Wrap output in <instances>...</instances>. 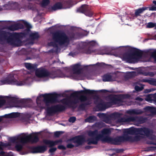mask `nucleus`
<instances>
[{
	"label": "nucleus",
	"mask_w": 156,
	"mask_h": 156,
	"mask_svg": "<svg viewBox=\"0 0 156 156\" xmlns=\"http://www.w3.org/2000/svg\"><path fill=\"white\" fill-rule=\"evenodd\" d=\"M41 96L44 98L43 101L47 107V112L50 115L64 111L66 109V107L61 104H58L49 107L50 104L55 103L58 102V94H42Z\"/></svg>",
	"instance_id": "obj_1"
},
{
	"label": "nucleus",
	"mask_w": 156,
	"mask_h": 156,
	"mask_svg": "<svg viewBox=\"0 0 156 156\" xmlns=\"http://www.w3.org/2000/svg\"><path fill=\"white\" fill-rule=\"evenodd\" d=\"M5 41L10 44L14 46H19V44L21 42L18 34L12 33L0 29V44H3Z\"/></svg>",
	"instance_id": "obj_2"
},
{
	"label": "nucleus",
	"mask_w": 156,
	"mask_h": 156,
	"mask_svg": "<svg viewBox=\"0 0 156 156\" xmlns=\"http://www.w3.org/2000/svg\"><path fill=\"white\" fill-rule=\"evenodd\" d=\"M96 93V91L94 90L85 89V90L75 91L71 94L70 97L73 98L77 97L81 102H83L79 105L78 108L82 110H84L86 106L90 105L91 104V102L89 98L86 96L82 95L78 97V95L81 94L91 95L94 94Z\"/></svg>",
	"instance_id": "obj_3"
},
{
	"label": "nucleus",
	"mask_w": 156,
	"mask_h": 156,
	"mask_svg": "<svg viewBox=\"0 0 156 156\" xmlns=\"http://www.w3.org/2000/svg\"><path fill=\"white\" fill-rule=\"evenodd\" d=\"M52 39L54 42H51L48 43L49 46H52L55 48L58 47V43L60 45H63L66 43H69V39L66 34L64 32L57 31L52 34Z\"/></svg>",
	"instance_id": "obj_4"
},
{
	"label": "nucleus",
	"mask_w": 156,
	"mask_h": 156,
	"mask_svg": "<svg viewBox=\"0 0 156 156\" xmlns=\"http://www.w3.org/2000/svg\"><path fill=\"white\" fill-rule=\"evenodd\" d=\"M142 55V51L136 48H132L129 49L127 52L124 54L123 58L127 62L135 63L138 62Z\"/></svg>",
	"instance_id": "obj_5"
},
{
	"label": "nucleus",
	"mask_w": 156,
	"mask_h": 156,
	"mask_svg": "<svg viewBox=\"0 0 156 156\" xmlns=\"http://www.w3.org/2000/svg\"><path fill=\"white\" fill-rule=\"evenodd\" d=\"M152 131L146 127L136 128L131 127L129 129H126L123 131L124 134L128 135L139 134L141 135H145L149 137L152 135Z\"/></svg>",
	"instance_id": "obj_6"
},
{
	"label": "nucleus",
	"mask_w": 156,
	"mask_h": 156,
	"mask_svg": "<svg viewBox=\"0 0 156 156\" xmlns=\"http://www.w3.org/2000/svg\"><path fill=\"white\" fill-rule=\"evenodd\" d=\"M101 134H99L98 136L100 139L103 141L117 145V137L113 139L108 136L111 133L110 129L104 128L101 131Z\"/></svg>",
	"instance_id": "obj_7"
},
{
	"label": "nucleus",
	"mask_w": 156,
	"mask_h": 156,
	"mask_svg": "<svg viewBox=\"0 0 156 156\" xmlns=\"http://www.w3.org/2000/svg\"><path fill=\"white\" fill-rule=\"evenodd\" d=\"M26 80L18 81L14 78L13 75H9L5 79L0 80V85L9 84L21 86L26 83Z\"/></svg>",
	"instance_id": "obj_8"
},
{
	"label": "nucleus",
	"mask_w": 156,
	"mask_h": 156,
	"mask_svg": "<svg viewBox=\"0 0 156 156\" xmlns=\"http://www.w3.org/2000/svg\"><path fill=\"white\" fill-rule=\"evenodd\" d=\"M85 139L83 136L82 135H79L72 137L67 140L66 142L68 143L66 146V148L72 149L75 147V146L71 143H68L70 142H72L74 143H76V147L81 145L84 141Z\"/></svg>",
	"instance_id": "obj_9"
},
{
	"label": "nucleus",
	"mask_w": 156,
	"mask_h": 156,
	"mask_svg": "<svg viewBox=\"0 0 156 156\" xmlns=\"http://www.w3.org/2000/svg\"><path fill=\"white\" fill-rule=\"evenodd\" d=\"M144 138L143 136L137 135L134 136H132L128 135H124L122 136H118V143L119 141L121 142L130 141L133 142L140 141Z\"/></svg>",
	"instance_id": "obj_10"
},
{
	"label": "nucleus",
	"mask_w": 156,
	"mask_h": 156,
	"mask_svg": "<svg viewBox=\"0 0 156 156\" xmlns=\"http://www.w3.org/2000/svg\"><path fill=\"white\" fill-rule=\"evenodd\" d=\"M80 64H76L71 66L73 74L72 75V77L73 79L76 80H82L83 79V77L80 75L81 73V69H80Z\"/></svg>",
	"instance_id": "obj_11"
},
{
	"label": "nucleus",
	"mask_w": 156,
	"mask_h": 156,
	"mask_svg": "<svg viewBox=\"0 0 156 156\" xmlns=\"http://www.w3.org/2000/svg\"><path fill=\"white\" fill-rule=\"evenodd\" d=\"M39 140L37 135L36 133L30 134L29 135L22 137L20 138L21 142L25 143L30 141L33 143H36Z\"/></svg>",
	"instance_id": "obj_12"
},
{
	"label": "nucleus",
	"mask_w": 156,
	"mask_h": 156,
	"mask_svg": "<svg viewBox=\"0 0 156 156\" xmlns=\"http://www.w3.org/2000/svg\"><path fill=\"white\" fill-rule=\"evenodd\" d=\"M35 75L39 78H44L50 76L51 77L52 74L48 70L44 68H39L36 70Z\"/></svg>",
	"instance_id": "obj_13"
},
{
	"label": "nucleus",
	"mask_w": 156,
	"mask_h": 156,
	"mask_svg": "<svg viewBox=\"0 0 156 156\" xmlns=\"http://www.w3.org/2000/svg\"><path fill=\"white\" fill-rule=\"evenodd\" d=\"M146 120V119L142 116L129 117L125 119L124 121L127 122H133L140 124L145 122Z\"/></svg>",
	"instance_id": "obj_14"
},
{
	"label": "nucleus",
	"mask_w": 156,
	"mask_h": 156,
	"mask_svg": "<svg viewBox=\"0 0 156 156\" xmlns=\"http://www.w3.org/2000/svg\"><path fill=\"white\" fill-rule=\"evenodd\" d=\"M117 79V74L116 72L114 73H108L102 76V80L104 82L115 81Z\"/></svg>",
	"instance_id": "obj_15"
},
{
	"label": "nucleus",
	"mask_w": 156,
	"mask_h": 156,
	"mask_svg": "<svg viewBox=\"0 0 156 156\" xmlns=\"http://www.w3.org/2000/svg\"><path fill=\"white\" fill-rule=\"evenodd\" d=\"M77 11L83 13L89 17H91L93 15V12L86 6V5L85 4L82 5L81 7L77 9Z\"/></svg>",
	"instance_id": "obj_16"
},
{
	"label": "nucleus",
	"mask_w": 156,
	"mask_h": 156,
	"mask_svg": "<svg viewBox=\"0 0 156 156\" xmlns=\"http://www.w3.org/2000/svg\"><path fill=\"white\" fill-rule=\"evenodd\" d=\"M105 98L106 100L108 101L107 105L110 107L117 104V95L110 94Z\"/></svg>",
	"instance_id": "obj_17"
},
{
	"label": "nucleus",
	"mask_w": 156,
	"mask_h": 156,
	"mask_svg": "<svg viewBox=\"0 0 156 156\" xmlns=\"http://www.w3.org/2000/svg\"><path fill=\"white\" fill-rule=\"evenodd\" d=\"M116 49L113 48L111 47H108L104 49H102V51L100 52L99 54L101 55H113L117 57V53Z\"/></svg>",
	"instance_id": "obj_18"
},
{
	"label": "nucleus",
	"mask_w": 156,
	"mask_h": 156,
	"mask_svg": "<svg viewBox=\"0 0 156 156\" xmlns=\"http://www.w3.org/2000/svg\"><path fill=\"white\" fill-rule=\"evenodd\" d=\"M43 143L47 145H48L49 147H51L57 145L59 144H62V139L53 141L48 140H44L43 141Z\"/></svg>",
	"instance_id": "obj_19"
},
{
	"label": "nucleus",
	"mask_w": 156,
	"mask_h": 156,
	"mask_svg": "<svg viewBox=\"0 0 156 156\" xmlns=\"http://www.w3.org/2000/svg\"><path fill=\"white\" fill-rule=\"evenodd\" d=\"M148 8H149L148 7H144L142 8L136 9L135 10V16L137 17L138 16H140V14L142 13L144 11L147 10ZM149 10L152 11L156 10V6H151V7L149 8Z\"/></svg>",
	"instance_id": "obj_20"
},
{
	"label": "nucleus",
	"mask_w": 156,
	"mask_h": 156,
	"mask_svg": "<svg viewBox=\"0 0 156 156\" xmlns=\"http://www.w3.org/2000/svg\"><path fill=\"white\" fill-rule=\"evenodd\" d=\"M97 116L100 118L102 119L103 121L107 123H110L112 122L109 115L99 113L98 114Z\"/></svg>",
	"instance_id": "obj_21"
},
{
	"label": "nucleus",
	"mask_w": 156,
	"mask_h": 156,
	"mask_svg": "<svg viewBox=\"0 0 156 156\" xmlns=\"http://www.w3.org/2000/svg\"><path fill=\"white\" fill-rule=\"evenodd\" d=\"M32 149L35 153H43L46 151L47 147L44 145H40L33 147Z\"/></svg>",
	"instance_id": "obj_22"
},
{
	"label": "nucleus",
	"mask_w": 156,
	"mask_h": 156,
	"mask_svg": "<svg viewBox=\"0 0 156 156\" xmlns=\"http://www.w3.org/2000/svg\"><path fill=\"white\" fill-rule=\"evenodd\" d=\"M16 107H26L28 105V101L27 99H22L17 101Z\"/></svg>",
	"instance_id": "obj_23"
},
{
	"label": "nucleus",
	"mask_w": 156,
	"mask_h": 156,
	"mask_svg": "<svg viewBox=\"0 0 156 156\" xmlns=\"http://www.w3.org/2000/svg\"><path fill=\"white\" fill-rule=\"evenodd\" d=\"M24 28L23 25L21 23H17L10 26L9 29L12 31L18 30L19 29H23Z\"/></svg>",
	"instance_id": "obj_24"
},
{
	"label": "nucleus",
	"mask_w": 156,
	"mask_h": 156,
	"mask_svg": "<svg viewBox=\"0 0 156 156\" xmlns=\"http://www.w3.org/2000/svg\"><path fill=\"white\" fill-rule=\"evenodd\" d=\"M98 136L94 137H91L87 140V144L88 145L91 144L96 145L98 143V141L100 140Z\"/></svg>",
	"instance_id": "obj_25"
},
{
	"label": "nucleus",
	"mask_w": 156,
	"mask_h": 156,
	"mask_svg": "<svg viewBox=\"0 0 156 156\" xmlns=\"http://www.w3.org/2000/svg\"><path fill=\"white\" fill-rule=\"evenodd\" d=\"M20 116V113L18 112H12L10 114H5L0 118L4 117L6 118H13L17 117Z\"/></svg>",
	"instance_id": "obj_26"
},
{
	"label": "nucleus",
	"mask_w": 156,
	"mask_h": 156,
	"mask_svg": "<svg viewBox=\"0 0 156 156\" xmlns=\"http://www.w3.org/2000/svg\"><path fill=\"white\" fill-rule=\"evenodd\" d=\"M109 106L107 105V102H105L103 101L100 103L99 105H97L96 107L99 110L103 111L105 110L107 108H109Z\"/></svg>",
	"instance_id": "obj_27"
},
{
	"label": "nucleus",
	"mask_w": 156,
	"mask_h": 156,
	"mask_svg": "<svg viewBox=\"0 0 156 156\" xmlns=\"http://www.w3.org/2000/svg\"><path fill=\"white\" fill-rule=\"evenodd\" d=\"M126 113L130 115H140L142 114L143 112L140 110L132 109L127 111Z\"/></svg>",
	"instance_id": "obj_28"
},
{
	"label": "nucleus",
	"mask_w": 156,
	"mask_h": 156,
	"mask_svg": "<svg viewBox=\"0 0 156 156\" xmlns=\"http://www.w3.org/2000/svg\"><path fill=\"white\" fill-rule=\"evenodd\" d=\"M25 66L28 70L33 71L36 70L37 65L34 64H33L30 63H25Z\"/></svg>",
	"instance_id": "obj_29"
},
{
	"label": "nucleus",
	"mask_w": 156,
	"mask_h": 156,
	"mask_svg": "<svg viewBox=\"0 0 156 156\" xmlns=\"http://www.w3.org/2000/svg\"><path fill=\"white\" fill-rule=\"evenodd\" d=\"M62 8V4L60 2H58L55 4L52 7V9L54 11L58 9H60Z\"/></svg>",
	"instance_id": "obj_30"
},
{
	"label": "nucleus",
	"mask_w": 156,
	"mask_h": 156,
	"mask_svg": "<svg viewBox=\"0 0 156 156\" xmlns=\"http://www.w3.org/2000/svg\"><path fill=\"white\" fill-rule=\"evenodd\" d=\"M97 118L94 116H90L85 119L86 122L89 123L94 122L96 120Z\"/></svg>",
	"instance_id": "obj_31"
},
{
	"label": "nucleus",
	"mask_w": 156,
	"mask_h": 156,
	"mask_svg": "<svg viewBox=\"0 0 156 156\" xmlns=\"http://www.w3.org/2000/svg\"><path fill=\"white\" fill-rule=\"evenodd\" d=\"M88 135L89 136L92 137H94L99 135L97 130H95L93 131H89L88 133Z\"/></svg>",
	"instance_id": "obj_32"
},
{
	"label": "nucleus",
	"mask_w": 156,
	"mask_h": 156,
	"mask_svg": "<svg viewBox=\"0 0 156 156\" xmlns=\"http://www.w3.org/2000/svg\"><path fill=\"white\" fill-rule=\"evenodd\" d=\"M39 37V35L37 32L32 33L30 35V37L33 40H37Z\"/></svg>",
	"instance_id": "obj_33"
},
{
	"label": "nucleus",
	"mask_w": 156,
	"mask_h": 156,
	"mask_svg": "<svg viewBox=\"0 0 156 156\" xmlns=\"http://www.w3.org/2000/svg\"><path fill=\"white\" fill-rule=\"evenodd\" d=\"M103 100L100 98L98 96H96L95 98H94V103L96 105V107H97V105H99L100 103L102 102Z\"/></svg>",
	"instance_id": "obj_34"
},
{
	"label": "nucleus",
	"mask_w": 156,
	"mask_h": 156,
	"mask_svg": "<svg viewBox=\"0 0 156 156\" xmlns=\"http://www.w3.org/2000/svg\"><path fill=\"white\" fill-rule=\"evenodd\" d=\"M130 95L129 94H118V106H119L118 102L119 101V98H121L122 99L130 98Z\"/></svg>",
	"instance_id": "obj_35"
},
{
	"label": "nucleus",
	"mask_w": 156,
	"mask_h": 156,
	"mask_svg": "<svg viewBox=\"0 0 156 156\" xmlns=\"http://www.w3.org/2000/svg\"><path fill=\"white\" fill-rule=\"evenodd\" d=\"M61 102L62 104L68 105L70 107V100L67 98H63L61 100Z\"/></svg>",
	"instance_id": "obj_36"
},
{
	"label": "nucleus",
	"mask_w": 156,
	"mask_h": 156,
	"mask_svg": "<svg viewBox=\"0 0 156 156\" xmlns=\"http://www.w3.org/2000/svg\"><path fill=\"white\" fill-rule=\"evenodd\" d=\"M22 137L20 136H15L10 138L9 140L12 143L15 142L17 140H19L21 142L20 138Z\"/></svg>",
	"instance_id": "obj_37"
},
{
	"label": "nucleus",
	"mask_w": 156,
	"mask_h": 156,
	"mask_svg": "<svg viewBox=\"0 0 156 156\" xmlns=\"http://www.w3.org/2000/svg\"><path fill=\"white\" fill-rule=\"evenodd\" d=\"M13 4H11V3H9L7 4H5L3 6L4 10H10L11 9V6L13 5Z\"/></svg>",
	"instance_id": "obj_38"
},
{
	"label": "nucleus",
	"mask_w": 156,
	"mask_h": 156,
	"mask_svg": "<svg viewBox=\"0 0 156 156\" xmlns=\"http://www.w3.org/2000/svg\"><path fill=\"white\" fill-rule=\"evenodd\" d=\"M110 118L112 120H114L117 118V112H115L109 115Z\"/></svg>",
	"instance_id": "obj_39"
},
{
	"label": "nucleus",
	"mask_w": 156,
	"mask_h": 156,
	"mask_svg": "<svg viewBox=\"0 0 156 156\" xmlns=\"http://www.w3.org/2000/svg\"><path fill=\"white\" fill-rule=\"evenodd\" d=\"M144 88V85L141 84L140 86H139L138 85H136L135 86L134 89L136 91L139 92L142 90Z\"/></svg>",
	"instance_id": "obj_40"
},
{
	"label": "nucleus",
	"mask_w": 156,
	"mask_h": 156,
	"mask_svg": "<svg viewBox=\"0 0 156 156\" xmlns=\"http://www.w3.org/2000/svg\"><path fill=\"white\" fill-rule=\"evenodd\" d=\"M85 52L87 54H90L91 52H94V50L92 49V47H90L85 50Z\"/></svg>",
	"instance_id": "obj_41"
},
{
	"label": "nucleus",
	"mask_w": 156,
	"mask_h": 156,
	"mask_svg": "<svg viewBox=\"0 0 156 156\" xmlns=\"http://www.w3.org/2000/svg\"><path fill=\"white\" fill-rule=\"evenodd\" d=\"M50 3L49 0H42L41 2V5L42 7L47 6Z\"/></svg>",
	"instance_id": "obj_42"
},
{
	"label": "nucleus",
	"mask_w": 156,
	"mask_h": 156,
	"mask_svg": "<svg viewBox=\"0 0 156 156\" xmlns=\"http://www.w3.org/2000/svg\"><path fill=\"white\" fill-rule=\"evenodd\" d=\"M11 4H13V5L11 6V9L12 10L16 9L18 8V3L16 2L11 3Z\"/></svg>",
	"instance_id": "obj_43"
},
{
	"label": "nucleus",
	"mask_w": 156,
	"mask_h": 156,
	"mask_svg": "<svg viewBox=\"0 0 156 156\" xmlns=\"http://www.w3.org/2000/svg\"><path fill=\"white\" fill-rule=\"evenodd\" d=\"M100 92L102 93H106L107 92L113 93L115 92L113 90H106L103 89L101 90H99Z\"/></svg>",
	"instance_id": "obj_44"
},
{
	"label": "nucleus",
	"mask_w": 156,
	"mask_h": 156,
	"mask_svg": "<svg viewBox=\"0 0 156 156\" xmlns=\"http://www.w3.org/2000/svg\"><path fill=\"white\" fill-rule=\"evenodd\" d=\"M76 120V118L74 116L71 117L69 119L68 121L70 122L74 123Z\"/></svg>",
	"instance_id": "obj_45"
},
{
	"label": "nucleus",
	"mask_w": 156,
	"mask_h": 156,
	"mask_svg": "<svg viewBox=\"0 0 156 156\" xmlns=\"http://www.w3.org/2000/svg\"><path fill=\"white\" fill-rule=\"evenodd\" d=\"M63 133L62 131H56L54 133V135L55 137H58L62 134Z\"/></svg>",
	"instance_id": "obj_46"
},
{
	"label": "nucleus",
	"mask_w": 156,
	"mask_h": 156,
	"mask_svg": "<svg viewBox=\"0 0 156 156\" xmlns=\"http://www.w3.org/2000/svg\"><path fill=\"white\" fill-rule=\"evenodd\" d=\"M151 56L154 58V60L156 61V50L151 53Z\"/></svg>",
	"instance_id": "obj_47"
},
{
	"label": "nucleus",
	"mask_w": 156,
	"mask_h": 156,
	"mask_svg": "<svg viewBox=\"0 0 156 156\" xmlns=\"http://www.w3.org/2000/svg\"><path fill=\"white\" fill-rule=\"evenodd\" d=\"M78 103V101L74 99L73 101L70 100V107H73V105L76 104Z\"/></svg>",
	"instance_id": "obj_48"
},
{
	"label": "nucleus",
	"mask_w": 156,
	"mask_h": 156,
	"mask_svg": "<svg viewBox=\"0 0 156 156\" xmlns=\"http://www.w3.org/2000/svg\"><path fill=\"white\" fill-rule=\"evenodd\" d=\"M24 24L27 29H30L31 28V25L26 21H25L24 22Z\"/></svg>",
	"instance_id": "obj_49"
},
{
	"label": "nucleus",
	"mask_w": 156,
	"mask_h": 156,
	"mask_svg": "<svg viewBox=\"0 0 156 156\" xmlns=\"http://www.w3.org/2000/svg\"><path fill=\"white\" fill-rule=\"evenodd\" d=\"M6 103V101L3 99H0V108L4 105Z\"/></svg>",
	"instance_id": "obj_50"
},
{
	"label": "nucleus",
	"mask_w": 156,
	"mask_h": 156,
	"mask_svg": "<svg viewBox=\"0 0 156 156\" xmlns=\"http://www.w3.org/2000/svg\"><path fill=\"white\" fill-rule=\"evenodd\" d=\"M149 112L152 114H156V108L153 107H151Z\"/></svg>",
	"instance_id": "obj_51"
},
{
	"label": "nucleus",
	"mask_w": 156,
	"mask_h": 156,
	"mask_svg": "<svg viewBox=\"0 0 156 156\" xmlns=\"http://www.w3.org/2000/svg\"><path fill=\"white\" fill-rule=\"evenodd\" d=\"M155 26V23L152 22H149L148 23L147 25V27L148 28H151L154 27Z\"/></svg>",
	"instance_id": "obj_52"
},
{
	"label": "nucleus",
	"mask_w": 156,
	"mask_h": 156,
	"mask_svg": "<svg viewBox=\"0 0 156 156\" xmlns=\"http://www.w3.org/2000/svg\"><path fill=\"white\" fill-rule=\"evenodd\" d=\"M150 84L156 86V79L153 78L151 79Z\"/></svg>",
	"instance_id": "obj_53"
},
{
	"label": "nucleus",
	"mask_w": 156,
	"mask_h": 156,
	"mask_svg": "<svg viewBox=\"0 0 156 156\" xmlns=\"http://www.w3.org/2000/svg\"><path fill=\"white\" fill-rule=\"evenodd\" d=\"M58 148L59 150H66V147L63 145H59L58 146Z\"/></svg>",
	"instance_id": "obj_54"
},
{
	"label": "nucleus",
	"mask_w": 156,
	"mask_h": 156,
	"mask_svg": "<svg viewBox=\"0 0 156 156\" xmlns=\"http://www.w3.org/2000/svg\"><path fill=\"white\" fill-rule=\"evenodd\" d=\"M16 148L18 151H20L22 149V146L20 144H17L16 146Z\"/></svg>",
	"instance_id": "obj_55"
},
{
	"label": "nucleus",
	"mask_w": 156,
	"mask_h": 156,
	"mask_svg": "<svg viewBox=\"0 0 156 156\" xmlns=\"http://www.w3.org/2000/svg\"><path fill=\"white\" fill-rule=\"evenodd\" d=\"M57 150L56 147H52L50 149L49 151L50 153H53Z\"/></svg>",
	"instance_id": "obj_56"
},
{
	"label": "nucleus",
	"mask_w": 156,
	"mask_h": 156,
	"mask_svg": "<svg viewBox=\"0 0 156 156\" xmlns=\"http://www.w3.org/2000/svg\"><path fill=\"white\" fill-rule=\"evenodd\" d=\"M151 80V79H142V81L144 83H148L150 84Z\"/></svg>",
	"instance_id": "obj_57"
},
{
	"label": "nucleus",
	"mask_w": 156,
	"mask_h": 156,
	"mask_svg": "<svg viewBox=\"0 0 156 156\" xmlns=\"http://www.w3.org/2000/svg\"><path fill=\"white\" fill-rule=\"evenodd\" d=\"M96 65L99 66H104L106 65L105 63L103 62L100 63L98 62L96 64Z\"/></svg>",
	"instance_id": "obj_58"
},
{
	"label": "nucleus",
	"mask_w": 156,
	"mask_h": 156,
	"mask_svg": "<svg viewBox=\"0 0 156 156\" xmlns=\"http://www.w3.org/2000/svg\"><path fill=\"white\" fill-rule=\"evenodd\" d=\"M152 97L154 98L152 100L156 102V93L153 94Z\"/></svg>",
	"instance_id": "obj_59"
},
{
	"label": "nucleus",
	"mask_w": 156,
	"mask_h": 156,
	"mask_svg": "<svg viewBox=\"0 0 156 156\" xmlns=\"http://www.w3.org/2000/svg\"><path fill=\"white\" fill-rule=\"evenodd\" d=\"M96 125L98 127H101L102 126V123L101 122H98L97 123Z\"/></svg>",
	"instance_id": "obj_60"
},
{
	"label": "nucleus",
	"mask_w": 156,
	"mask_h": 156,
	"mask_svg": "<svg viewBox=\"0 0 156 156\" xmlns=\"http://www.w3.org/2000/svg\"><path fill=\"white\" fill-rule=\"evenodd\" d=\"M93 148L92 146H87L85 147V149L86 150H89Z\"/></svg>",
	"instance_id": "obj_61"
},
{
	"label": "nucleus",
	"mask_w": 156,
	"mask_h": 156,
	"mask_svg": "<svg viewBox=\"0 0 156 156\" xmlns=\"http://www.w3.org/2000/svg\"><path fill=\"white\" fill-rule=\"evenodd\" d=\"M151 107L147 106L144 108V109L146 111H150Z\"/></svg>",
	"instance_id": "obj_62"
},
{
	"label": "nucleus",
	"mask_w": 156,
	"mask_h": 156,
	"mask_svg": "<svg viewBox=\"0 0 156 156\" xmlns=\"http://www.w3.org/2000/svg\"><path fill=\"white\" fill-rule=\"evenodd\" d=\"M136 100H138L139 101H141L143 100V99L140 97H137L136 98Z\"/></svg>",
	"instance_id": "obj_63"
},
{
	"label": "nucleus",
	"mask_w": 156,
	"mask_h": 156,
	"mask_svg": "<svg viewBox=\"0 0 156 156\" xmlns=\"http://www.w3.org/2000/svg\"><path fill=\"white\" fill-rule=\"evenodd\" d=\"M70 2V0H66V1H65V0H64L63 2H62V3H63V4H65V3H66V4H69V3Z\"/></svg>",
	"instance_id": "obj_64"
}]
</instances>
